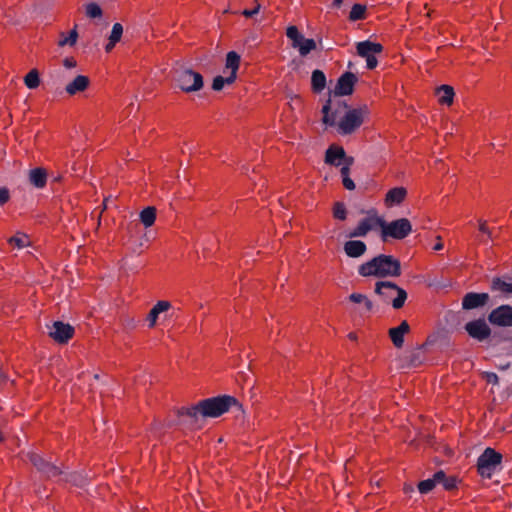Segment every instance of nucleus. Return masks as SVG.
Here are the masks:
<instances>
[{"label": "nucleus", "mask_w": 512, "mask_h": 512, "mask_svg": "<svg viewBox=\"0 0 512 512\" xmlns=\"http://www.w3.org/2000/svg\"><path fill=\"white\" fill-rule=\"evenodd\" d=\"M407 195L404 187H395L390 189L385 196V205L388 207L396 206L402 203Z\"/></svg>", "instance_id": "23"}, {"label": "nucleus", "mask_w": 512, "mask_h": 512, "mask_svg": "<svg viewBox=\"0 0 512 512\" xmlns=\"http://www.w3.org/2000/svg\"><path fill=\"white\" fill-rule=\"evenodd\" d=\"M412 232V225L407 218H400L386 222L381 217V239L387 241L389 238L402 240Z\"/></svg>", "instance_id": "6"}, {"label": "nucleus", "mask_w": 512, "mask_h": 512, "mask_svg": "<svg viewBox=\"0 0 512 512\" xmlns=\"http://www.w3.org/2000/svg\"><path fill=\"white\" fill-rule=\"evenodd\" d=\"M29 180L34 187L44 188L47 182V173L43 168H34L29 172Z\"/></svg>", "instance_id": "25"}, {"label": "nucleus", "mask_w": 512, "mask_h": 512, "mask_svg": "<svg viewBox=\"0 0 512 512\" xmlns=\"http://www.w3.org/2000/svg\"><path fill=\"white\" fill-rule=\"evenodd\" d=\"M489 299L487 293L469 292L462 299V307L466 310H471L484 306Z\"/></svg>", "instance_id": "17"}, {"label": "nucleus", "mask_w": 512, "mask_h": 512, "mask_svg": "<svg viewBox=\"0 0 512 512\" xmlns=\"http://www.w3.org/2000/svg\"><path fill=\"white\" fill-rule=\"evenodd\" d=\"M129 325L133 326V320L129 321Z\"/></svg>", "instance_id": "55"}, {"label": "nucleus", "mask_w": 512, "mask_h": 512, "mask_svg": "<svg viewBox=\"0 0 512 512\" xmlns=\"http://www.w3.org/2000/svg\"><path fill=\"white\" fill-rule=\"evenodd\" d=\"M76 65H77V62L73 57H66L63 60V66L67 69H72V68L76 67Z\"/></svg>", "instance_id": "50"}, {"label": "nucleus", "mask_w": 512, "mask_h": 512, "mask_svg": "<svg viewBox=\"0 0 512 512\" xmlns=\"http://www.w3.org/2000/svg\"><path fill=\"white\" fill-rule=\"evenodd\" d=\"M77 38H78V33L76 31V28H74L69 32L68 36H65L59 40L58 45L59 46H65V45L73 46V45H75Z\"/></svg>", "instance_id": "39"}, {"label": "nucleus", "mask_w": 512, "mask_h": 512, "mask_svg": "<svg viewBox=\"0 0 512 512\" xmlns=\"http://www.w3.org/2000/svg\"><path fill=\"white\" fill-rule=\"evenodd\" d=\"M465 330L472 338L482 341L490 336L491 330L484 320L470 321L465 325Z\"/></svg>", "instance_id": "16"}, {"label": "nucleus", "mask_w": 512, "mask_h": 512, "mask_svg": "<svg viewBox=\"0 0 512 512\" xmlns=\"http://www.w3.org/2000/svg\"><path fill=\"white\" fill-rule=\"evenodd\" d=\"M343 250L350 258H359L365 254L367 245L361 240H349L344 243Z\"/></svg>", "instance_id": "18"}, {"label": "nucleus", "mask_w": 512, "mask_h": 512, "mask_svg": "<svg viewBox=\"0 0 512 512\" xmlns=\"http://www.w3.org/2000/svg\"><path fill=\"white\" fill-rule=\"evenodd\" d=\"M175 424L185 428L195 430L200 429L203 424L204 417L203 409L200 402L191 407H183L176 412Z\"/></svg>", "instance_id": "5"}, {"label": "nucleus", "mask_w": 512, "mask_h": 512, "mask_svg": "<svg viewBox=\"0 0 512 512\" xmlns=\"http://www.w3.org/2000/svg\"><path fill=\"white\" fill-rule=\"evenodd\" d=\"M333 216L338 220H345L347 217L346 206L342 202H336L333 207Z\"/></svg>", "instance_id": "38"}, {"label": "nucleus", "mask_w": 512, "mask_h": 512, "mask_svg": "<svg viewBox=\"0 0 512 512\" xmlns=\"http://www.w3.org/2000/svg\"><path fill=\"white\" fill-rule=\"evenodd\" d=\"M9 243L14 245L18 249H22L29 245L28 236L22 233H17L15 236L9 239Z\"/></svg>", "instance_id": "35"}, {"label": "nucleus", "mask_w": 512, "mask_h": 512, "mask_svg": "<svg viewBox=\"0 0 512 512\" xmlns=\"http://www.w3.org/2000/svg\"><path fill=\"white\" fill-rule=\"evenodd\" d=\"M366 12V6L362 4H354L351 8L349 19L351 21H357L364 19Z\"/></svg>", "instance_id": "33"}, {"label": "nucleus", "mask_w": 512, "mask_h": 512, "mask_svg": "<svg viewBox=\"0 0 512 512\" xmlns=\"http://www.w3.org/2000/svg\"><path fill=\"white\" fill-rule=\"evenodd\" d=\"M491 324L500 327H512V307L501 305L491 311L488 316Z\"/></svg>", "instance_id": "14"}, {"label": "nucleus", "mask_w": 512, "mask_h": 512, "mask_svg": "<svg viewBox=\"0 0 512 512\" xmlns=\"http://www.w3.org/2000/svg\"><path fill=\"white\" fill-rule=\"evenodd\" d=\"M204 417L216 418L227 412L232 406H238L236 398L229 395H222L200 401Z\"/></svg>", "instance_id": "4"}, {"label": "nucleus", "mask_w": 512, "mask_h": 512, "mask_svg": "<svg viewBox=\"0 0 512 512\" xmlns=\"http://www.w3.org/2000/svg\"><path fill=\"white\" fill-rule=\"evenodd\" d=\"M357 82V76L352 72L343 73L337 80L335 89H334V98L338 99V96H347L351 95L354 90V86Z\"/></svg>", "instance_id": "15"}, {"label": "nucleus", "mask_w": 512, "mask_h": 512, "mask_svg": "<svg viewBox=\"0 0 512 512\" xmlns=\"http://www.w3.org/2000/svg\"><path fill=\"white\" fill-rule=\"evenodd\" d=\"M444 479L445 473L442 470L437 471L431 478L420 481L418 484V490L421 494H427Z\"/></svg>", "instance_id": "22"}, {"label": "nucleus", "mask_w": 512, "mask_h": 512, "mask_svg": "<svg viewBox=\"0 0 512 512\" xmlns=\"http://www.w3.org/2000/svg\"><path fill=\"white\" fill-rule=\"evenodd\" d=\"M261 5L256 3V6L253 9H244L242 11V15L249 18L256 15L260 11Z\"/></svg>", "instance_id": "44"}, {"label": "nucleus", "mask_w": 512, "mask_h": 512, "mask_svg": "<svg viewBox=\"0 0 512 512\" xmlns=\"http://www.w3.org/2000/svg\"><path fill=\"white\" fill-rule=\"evenodd\" d=\"M171 303L166 300L158 301L153 308L157 311L158 314H161L163 312H166L170 309Z\"/></svg>", "instance_id": "41"}, {"label": "nucleus", "mask_w": 512, "mask_h": 512, "mask_svg": "<svg viewBox=\"0 0 512 512\" xmlns=\"http://www.w3.org/2000/svg\"><path fill=\"white\" fill-rule=\"evenodd\" d=\"M439 102L444 105H451L454 98V89L449 85H442L438 88Z\"/></svg>", "instance_id": "28"}, {"label": "nucleus", "mask_w": 512, "mask_h": 512, "mask_svg": "<svg viewBox=\"0 0 512 512\" xmlns=\"http://www.w3.org/2000/svg\"><path fill=\"white\" fill-rule=\"evenodd\" d=\"M85 13L89 18H100L102 9L97 3H89L85 7Z\"/></svg>", "instance_id": "37"}, {"label": "nucleus", "mask_w": 512, "mask_h": 512, "mask_svg": "<svg viewBox=\"0 0 512 512\" xmlns=\"http://www.w3.org/2000/svg\"><path fill=\"white\" fill-rule=\"evenodd\" d=\"M159 315L160 314H158L157 311L152 307L150 312L147 315L148 326L150 328H152L156 325V321H157Z\"/></svg>", "instance_id": "43"}, {"label": "nucleus", "mask_w": 512, "mask_h": 512, "mask_svg": "<svg viewBox=\"0 0 512 512\" xmlns=\"http://www.w3.org/2000/svg\"><path fill=\"white\" fill-rule=\"evenodd\" d=\"M235 80H230V75L228 74V76L226 77H223V76H216L214 79H213V82H212V89L215 90V91H220L224 88V86L226 84H232Z\"/></svg>", "instance_id": "36"}, {"label": "nucleus", "mask_w": 512, "mask_h": 512, "mask_svg": "<svg viewBox=\"0 0 512 512\" xmlns=\"http://www.w3.org/2000/svg\"><path fill=\"white\" fill-rule=\"evenodd\" d=\"M348 157L342 147H329L326 150L325 162L330 165L340 166Z\"/></svg>", "instance_id": "21"}, {"label": "nucleus", "mask_w": 512, "mask_h": 512, "mask_svg": "<svg viewBox=\"0 0 512 512\" xmlns=\"http://www.w3.org/2000/svg\"><path fill=\"white\" fill-rule=\"evenodd\" d=\"M421 348H417L415 351L410 354V365L417 366L421 363Z\"/></svg>", "instance_id": "42"}, {"label": "nucleus", "mask_w": 512, "mask_h": 512, "mask_svg": "<svg viewBox=\"0 0 512 512\" xmlns=\"http://www.w3.org/2000/svg\"><path fill=\"white\" fill-rule=\"evenodd\" d=\"M24 83L28 89H36L40 85L38 71L36 69L29 71L24 77Z\"/></svg>", "instance_id": "32"}, {"label": "nucleus", "mask_w": 512, "mask_h": 512, "mask_svg": "<svg viewBox=\"0 0 512 512\" xmlns=\"http://www.w3.org/2000/svg\"><path fill=\"white\" fill-rule=\"evenodd\" d=\"M10 198L9 190L5 187L0 188V206L4 205Z\"/></svg>", "instance_id": "47"}, {"label": "nucleus", "mask_w": 512, "mask_h": 512, "mask_svg": "<svg viewBox=\"0 0 512 512\" xmlns=\"http://www.w3.org/2000/svg\"><path fill=\"white\" fill-rule=\"evenodd\" d=\"M49 336L57 343L64 344L72 338L74 328L62 321H55L51 326H48Z\"/></svg>", "instance_id": "13"}, {"label": "nucleus", "mask_w": 512, "mask_h": 512, "mask_svg": "<svg viewBox=\"0 0 512 512\" xmlns=\"http://www.w3.org/2000/svg\"><path fill=\"white\" fill-rule=\"evenodd\" d=\"M28 458L33 466L48 479H62L64 471L61 467L49 462L36 452H29Z\"/></svg>", "instance_id": "10"}, {"label": "nucleus", "mask_w": 512, "mask_h": 512, "mask_svg": "<svg viewBox=\"0 0 512 512\" xmlns=\"http://www.w3.org/2000/svg\"><path fill=\"white\" fill-rule=\"evenodd\" d=\"M177 86L186 93L196 92L203 88V77L200 73L188 68L178 69L175 73Z\"/></svg>", "instance_id": "8"}, {"label": "nucleus", "mask_w": 512, "mask_h": 512, "mask_svg": "<svg viewBox=\"0 0 512 512\" xmlns=\"http://www.w3.org/2000/svg\"><path fill=\"white\" fill-rule=\"evenodd\" d=\"M374 292L385 303H390L394 309H400L405 304L407 292L391 281H378Z\"/></svg>", "instance_id": "3"}, {"label": "nucleus", "mask_w": 512, "mask_h": 512, "mask_svg": "<svg viewBox=\"0 0 512 512\" xmlns=\"http://www.w3.org/2000/svg\"><path fill=\"white\" fill-rule=\"evenodd\" d=\"M241 57L236 51H229L226 55L225 68L229 70L230 80H236Z\"/></svg>", "instance_id": "24"}, {"label": "nucleus", "mask_w": 512, "mask_h": 512, "mask_svg": "<svg viewBox=\"0 0 512 512\" xmlns=\"http://www.w3.org/2000/svg\"><path fill=\"white\" fill-rule=\"evenodd\" d=\"M139 217L144 227L149 228L156 220V209L152 206H148L140 212Z\"/></svg>", "instance_id": "29"}, {"label": "nucleus", "mask_w": 512, "mask_h": 512, "mask_svg": "<svg viewBox=\"0 0 512 512\" xmlns=\"http://www.w3.org/2000/svg\"><path fill=\"white\" fill-rule=\"evenodd\" d=\"M2 440H3V437H2V435L0 434V441H2Z\"/></svg>", "instance_id": "56"}, {"label": "nucleus", "mask_w": 512, "mask_h": 512, "mask_svg": "<svg viewBox=\"0 0 512 512\" xmlns=\"http://www.w3.org/2000/svg\"><path fill=\"white\" fill-rule=\"evenodd\" d=\"M443 249V243L442 242H437L434 246H433V250L435 251H440Z\"/></svg>", "instance_id": "51"}, {"label": "nucleus", "mask_w": 512, "mask_h": 512, "mask_svg": "<svg viewBox=\"0 0 512 512\" xmlns=\"http://www.w3.org/2000/svg\"><path fill=\"white\" fill-rule=\"evenodd\" d=\"M479 231L487 236V240H492V234L485 221L479 222Z\"/></svg>", "instance_id": "48"}, {"label": "nucleus", "mask_w": 512, "mask_h": 512, "mask_svg": "<svg viewBox=\"0 0 512 512\" xmlns=\"http://www.w3.org/2000/svg\"><path fill=\"white\" fill-rule=\"evenodd\" d=\"M357 54L366 60V67L370 70L378 65L376 54L383 51V46L369 40L358 42L356 45Z\"/></svg>", "instance_id": "11"}, {"label": "nucleus", "mask_w": 512, "mask_h": 512, "mask_svg": "<svg viewBox=\"0 0 512 512\" xmlns=\"http://www.w3.org/2000/svg\"><path fill=\"white\" fill-rule=\"evenodd\" d=\"M484 377L486 381L490 384L496 385L499 382V378L496 373L494 372H485Z\"/></svg>", "instance_id": "45"}, {"label": "nucleus", "mask_w": 512, "mask_h": 512, "mask_svg": "<svg viewBox=\"0 0 512 512\" xmlns=\"http://www.w3.org/2000/svg\"><path fill=\"white\" fill-rule=\"evenodd\" d=\"M440 484L446 489L451 490L456 486V481L453 478H447L445 476V479L440 482Z\"/></svg>", "instance_id": "46"}, {"label": "nucleus", "mask_w": 512, "mask_h": 512, "mask_svg": "<svg viewBox=\"0 0 512 512\" xmlns=\"http://www.w3.org/2000/svg\"><path fill=\"white\" fill-rule=\"evenodd\" d=\"M491 288L495 291H500L505 294L512 293V279L508 281L503 280L501 278H495L492 281Z\"/></svg>", "instance_id": "30"}, {"label": "nucleus", "mask_w": 512, "mask_h": 512, "mask_svg": "<svg viewBox=\"0 0 512 512\" xmlns=\"http://www.w3.org/2000/svg\"><path fill=\"white\" fill-rule=\"evenodd\" d=\"M502 454L487 447L478 457L477 470L483 478L490 479L501 468Z\"/></svg>", "instance_id": "7"}, {"label": "nucleus", "mask_w": 512, "mask_h": 512, "mask_svg": "<svg viewBox=\"0 0 512 512\" xmlns=\"http://www.w3.org/2000/svg\"><path fill=\"white\" fill-rule=\"evenodd\" d=\"M409 324L407 321H402L399 326L389 330V336L392 343L396 348H401L404 344V335L409 331Z\"/></svg>", "instance_id": "20"}, {"label": "nucleus", "mask_w": 512, "mask_h": 512, "mask_svg": "<svg viewBox=\"0 0 512 512\" xmlns=\"http://www.w3.org/2000/svg\"><path fill=\"white\" fill-rule=\"evenodd\" d=\"M67 482L73 483L75 486L83 487L87 483V478L82 473H65L62 475Z\"/></svg>", "instance_id": "31"}, {"label": "nucleus", "mask_w": 512, "mask_h": 512, "mask_svg": "<svg viewBox=\"0 0 512 512\" xmlns=\"http://www.w3.org/2000/svg\"><path fill=\"white\" fill-rule=\"evenodd\" d=\"M408 491H413V487L412 486H406L405 487V492H408Z\"/></svg>", "instance_id": "53"}, {"label": "nucleus", "mask_w": 512, "mask_h": 512, "mask_svg": "<svg viewBox=\"0 0 512 512\" xmlns=\"http://www.w3.org/2000/svg\"><path fill=\"white\" fill-rule=\"evenodd\" d=\"M342 183H343V186L347 189V190H354L355 189V183L354 181L350 178V176H345L342 178Z\"/></svg>", "instance_id": "49"}, {"label": "nucleus", "mask_w": 512, "mask_h": 512, "mask_svg": "<svg viewBox=\"0 0 512 512\" xmlns=\"http://www.w3.org/2000/svg\"><path fill=\"white\" fill-rule=\"evenodd\" d=\"M107 202H108V199H105V200H104V206H105V208L107 207Z\"/></svg>", "instance_id": "54"}, {"label": "nucleus", "mask_w": 512, "mask_h": 512, "mask_svg": "<svg viewBox=\"0 0 512 512\" xmlns=\"http://www.w3.org/2000/svg\"><path fill=\"white\" fill-rule=\"evenodd\" d=\"M376 227L381 228V217L377 215L375 210H371L368 212L367 217L361 219L358 225L353 228L347 236L349 238L365 237Z\"/></svg>", "instance_id": "12"}, {"label": "nucleus", "mask_w": 512, "mask_h": 512, "mask_svg": "<svg viewBox=\"0 0 512 512\" xmlns=\"http://www.w3.org/2000/svg\"><path fill=\"white\" fill-rule=\"evenodd\" d=\"M344 0H333L332 6L335 8H339Z\"/></svg>", "instance_id": "52"}, {"label": "nucleus", "mask_w": 512, "mask_h": 512, "mask_svg": "<svg viewBox=\"0 0 512 512\" xmlns=\"http://www.w3.org/2000/svg\"><path fill=\"white\" fill-rule=\"evenodd\" d=\"M286 36L291 41V46L297 49L302 57L307 56L316 49V42L312 38H305L294 25L287 27Z\"/></svg>", "instance_id": "9"}, {"label": "nucleus", "mask_w": 512, "mask_h": 512, "mask_svg": "<svg viewBox=\"0 0 512 512\" xmlns=\"http://www.w3.org/2000/svg\"><path fill=\"white\" fill-rule=\"evenodd\" d=\"M123 34V27L120 23H115L112 27V31L109 36V42L105 46L107 52L111 51L113 47L118 43Z\"/></svg>", "instance_id": "27"}, {"label": "nucleus", "mask_w": 512, "mask_h": 512, "mask_svg": "<svg viewBox=\"0 0 512 512\" xmlns=\"http://www.w3.org/2000/svg\"><path fill=\"white\" fill-rule=\"evenodd\" d=\"M345 101L329 99L322 107V121L327 126H335L340 135H350L355 132L368 118L370 111L367 105L347 109Z\"/></svg>", "instance_id": "1"}, {"label": "nucleus", "mask_w": 512, "mask_h": 512, "mask_svg": "<svg viewBox=\"0 0 512 512\" xmlns=\"http://www.w3.org/2000/svg\"><path fill=\"white\" fill-rule=\"evenodd\" d=\"M353 162H354L353 157H348L347 159H345L344 162H342V164L340 165L341 166L340 173H341L342 178L345 176H349L350 167L353 164Z\"/></svg>", "instance_id": "40"}, {"label": "nucleus", "mask_w": 512, "mask_h": 512, "mask_svg": "<svg viewBox=\"0 0 512 512\" xmlns=\"http://www.w3.org/2000/svg\"><path fill=\"white\" fill-rule=\"evenodd\" d=\"M311 86L312 90L316 93H320L326 86V76L321 70H314L311 75Z\"/></svg>", "instance_id": "26"}, {"label": "nucleus", "mask_w": 512, "mask_h": 512, "mask_svg": "<svg viewBox=\"0 0 512 512\" xmlns=\"http://www.w3.org/2000/svg\"><path fill=\"white\" fill-rule=\"evenodd\" d=\"M357 271L362 277H399L401 275V263L392 255L379 254L362 263Z\"/></svg>", "instance_id": "2"}, {"label": "nucleus", "mask_w": 512, "mask_h": 512, "mask_svg": "<svg viewBox=\"0 0 512 512\" xmlns=\"http://www.w3.org/2000/svg\"><path fill=\"white\" fill-rule=\"evenodd\" d=\"M349 299L354 302V303H363L365 305V308L367 311H370L372 310L373 308V303L370 299H368V297L364 294H361V293H352L350 296H349Z\"/></svg>", "instance_id": "34"}, {"label": "nucleus", "mask_w": 512, "mask_h": 512, "mask_svg": "<svg viewBox=\"0 0 512 512\" xmlns=\"http://www.w3.org/2000/svg\"><path fill=\"white\" fill-rule=\"evenodd\" d=\"M90 84V80L85 75H77L71 82H69L65 91L68 95H75L77 93L85 91Z\"/></svg>", "instance_id": "19"}]
</instances>
